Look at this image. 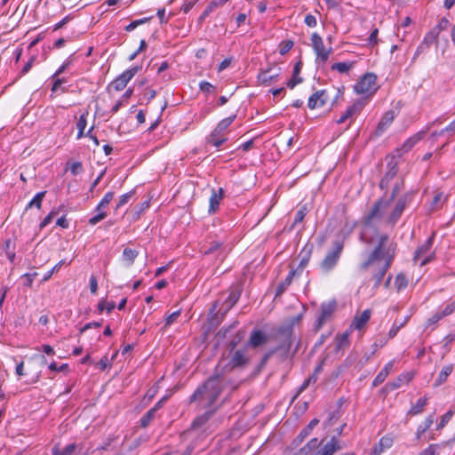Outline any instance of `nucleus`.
Here are the masks:
<instances>
[{"mask_svg": "<svg viewBox=\"0 0 455 455\" xmlns=\"http://www.w3.org/2000/svg\"><path fill=\"white\" fill-rule=\"evenodd\" d=\"M395 251L396 243L389 241L388 235L382 234L368 259L360 265L361 270H367L371 267V279L374 282V290L380 286L387 272L391 267Z\"/></svg>", "mask_w": 455, "mask_h": 455, "instance_id": "obj_1", "label": "nucleus"}, {"mask_svg": "<svg viewBox=\"0 0 455 455\" xmlns=\"http://www.w3.org/2000/svg\"><path fill=\"white\" fill-rule=\"evenodd\" d=\"M299 315L293 317L290 323L278 327L276 330V336L279 339V343L275 347L268 350L265 354L267 355L268 359H270L272 356H275L277 363H281L293 356L294 353L296 352V350L292 353L291 351V345L294 341L293 326L297 322H299Z\"/></svg>", "mask_w": 455, "mask_h": 455, "instance_id": "obj_2", "label": "nucleus"}, {"mask_svg": "<svg viewBox=\"0 0 455 455\" xmlns=\"http://www.w3.org/2000/svg\"><path fill=\"white\" fill-rule=\"evenodd\" d=\"M223 391L221 378L219 374L209 377L198 386L189 397V403H197L201 408L212 409Z\"/></svg>", "mask_w": 455, "mask_h": 455, "instance_id": "obj_3", "label": "nucleus"}, {"mask_svg": "<svg viewBox=\"0 0 455 455\" xmlns=\"http://www.w3.org/2000/svg\"><path fill=\"white\" fill-rule=\"evenodd\" d=\"M242 294V288L240 285H234L231 287L229 295L223 302L222 306L217 310L219 301H214L210 309V324L212 326H218L223 320L227 313L237 303Z\"/></svg>", "mask_w": 455, "mask_h": 455, "instance_id": "obj_4", "label": "nucleus"}, {"mask_svg": "<svg viewBox=\"0 0 455 455\" xmlns=\"http://www.w3.org/2000/svg\"><path fill=\"white\" fill-rule=\"evenodd\" d=\"M344 248V243L336 240L332 243V248L327 252L323 259L320 263V267L324 273L331 272L338 264Z\"/></svg>", "mask_w": 455, "mask_h": 455, "instance_id": "obj_5", "label": "nucleus"}, {"mask_svg": "<svg viewBox=\"0 0 455 455\" xmlns=\"http://www.w3.org/2000/svg\"><path fill=\"white\" fill-rule=\"evenodd\" d=\"M414 197L413 191H407L403 194L395 203V205L388 216L387 222L395 225L402 216L405 208L411 203Z\"/></svg>", "mask_w": 455, "mask_h": 455, "instance_id": "obj_6", "label": "nucleus"}, {"mask_svg": "<svg viewBox=\"0 0 455 455\" xmlns=\"http://www.w3.org/2000/svg\"><path fill=\"white\" fill-rule=\"evenodd\" d=\"M142 68L141 66H134L119 75L108 87H113L119 92L124 89L131 79Z\"/></svg>", "mask_w": 455, "mask_h": 455, "instance_id": "obj_7", "label": "nucleus"}, {"mask_svg": "<svg viewBox=\"0 0 455 455\" xmlns=\"http://www.w3.org/2000/svg\"><path fill=\"white\" fill-rule=\"evenodd\" d=\"M433 243H434V235L432 236H430L423 244H421L420 246H419L417 248V250L414 252L413 259H412L414 263H417L421 259V257H423L425 255H426V257L419 263V266H421V267L427 265L434 259V256H435L434 252H431L430 254L427 255L429 252V251L431 250Z\"/></svg>", "mask_w": 455, "mask_h": 455, "instance_id": "obj_8", "label": "nucleus"}, {"mask_svg": "<svg viewBox=\"0 0 455 455\" xmlns=\"http://www.w3.org/2000/svg\"><path fill=\"white\" fill-rule=\"evenodd\" d=\"M337 308V302L335 299H332L329 302H323L320 307V314L316 318L315 322V330L319 331L323 325L331 319L332 314L335 312Z\"/></svg>", "mask_w": 455, "mask_h": 455, "instance_id": "obj_9", "label": "nucleus"}, {"mask_svg": "<svg viewBox=\"0 0 455 455\" xmlns=\"http://www.w3.org/2000/svg\"><path fill=\"white\" fill-rule=\"evenodd\" d=\"M377 76L372 73H366L354 85V90L357 94L372 93L373 87L376 84Z\"/></svg>", "mask_w": 455, "mask_h": 455, "instance_id": "obj_10", "label": "nucleus"}, {"mask_svg": "<svg viewBox=\"0 0 455 455\" xmlns=\"http://www.w3.org/2000/svg\"><path fill=\"white\" fill-rule=\"evenodd\" d=\"M312 47L319 59L323 63H325L332 52V48L325 49L322 37L316 33H313L311 36Z\"/></svg>", "mask_w": 455, "mask_h": 455, "instance_id": "obj_11", "label": "nucleus"}, {"mask_svg": "<svg viewBox=\"0 0 455 455\" xmlns=\"http://www.w3.org/2000/svg\"><path fill=\"white\" fill-rule=\"evenodd\" d=\"M385 203L386 201L383 198L379 199L374 204L371 211L363 216V224L365 227H370L375 219H380L382 217L381 209L387 207L385 206Z\"/></svg>", "mask_w": 455, "mask_h": 455, "instance_id": "obj_12", "label": "nucleus"}, {"mask_svg": "<svg viewBox=\"0 0 455 455\" xmlns=\"http://www.w3.org/2000/svg\"><path fill=\"white\" fill-rule=\"evenodd\" d=\"M204 255H214L216 259L220 258L222 261L226 258V253L224 252L223 243L220 241H211L204 247Z\"/></svg>", "mask_w": 455, "mask_h": 455, "instance_id": "obj_13", "label": "nucleus"}, {"mask_svg": "<svg viewBox=\"0 0 455 455\" xmlns=\"http://www.w3.org/2000/svg\"><path fill=\"white\" fill-rule=\"evenodd\" d=\"M247 347L236 349L230 357L229 364L231 368H238L246 365L249 363V357L246 355Z\"/></svg>", "mask_w": 455, "mask_h": 455, "instance_id": "obj_14", "label": "nucleus"}, {"mask_svg": "<svg viewBox=\"0 0 455 455\" xmlns=\"http://www.w3.org/2000/svg\"><path fill=\"white\" fill-rule=\"evenodd\" d=\"M268 341V336L259 329H254L250 335L246 347H259Z\"/></svg>", "mask_w": 455, "mask_h": 455, "instance_id": "obj_15", "label": "nucleus"}, {"mask_svg": "<svg viewBox=\"0 0 455 455\" xmlns=\"http://www.w3.org/2000/svg\"><path fill=\"white\" fill-rule=\"evenodd\" d=\"M327 100L328 96L325 90L317 91L309 97L307 106L310 109L321 108L325 105Z\"/></svg>", "mask_w": 455, "mask_h": 455, "instance_id": "obj_16", "label": "nucleus"}, {"mask_svg": "<svg viewBox=\"0 0 455 455\" xmlns=\"http://www.w3.org/2000/svg\"><path fill=\"white\" fill-rule=\"evenodd\" d=\"M224 196V189L220 188L219 189L212 188V195L209 199V213L213 214L219 209L220 201Z\"/></svg>", "mask_w": 455, "mask_h": 455, "instance_id": "obj_17", "label": "nucleus"}, {"mask_svg": "<svg viewBox=\"0 0 455 455\" xmlns=\"http://www.w3.org/2000/svg\"><path fill=\"white\" fill-rule=\"evenodd\" d=\"M341 450L338 439L332 436L331 440L325 443L321 449L316 450V455H333L335 452Z\"/></svg>", "mask_w": 455, "mask_h": 455, "instance_id": "obj_18", "label": "nucleus"}, {"mask_svg": "<svg viewBox=\"0 0 455 455\" xmlns=\"http://www.w3.org/2000/svg\"><path fill=\"white\" fill-rule=\"evenodd\" d=\"M322 443L317 438H312L293 455H316V450L321 446Z\"/></svg>", "mask_w": 455, "mask_h": 455, "instance_id": "obj_19", "label": "nucleus"}, {"mask_svg": "<svg viewBox=\"0 0 455 455\" xmlns=\"http://www.w3.org/2000/svg\"><path fill=\"white\" fill-rule=\"evenodd\" d=\"M397 164L393 162L389 163L388 171L386 172V174L379 182L380 189L386 190L388 188L390 181L397 175Z\"/></svg>", "mask_w": 455, "mask_h": 455, "instance_id": "obj_20", "label": "nucleus"}, {"mask_svg": "<svg viewBox=\"0 0 455 455\" xmlns=\"http://www.w3.org/2000/svg\"><path fill=\"white\" fill-rule=\"evenodd\" d=\"M319 420L317 419H313L296 436V438L292 441V444L298 446L312 432V430L318 425Z\"/></svg>", "mask_w": 455, "mask_h": 455, "instance_id": "obj_21", "label": "nucleus"}, {"mask_svg": "<svg viewBox=\"0 0 455 455\" xmlns=\"http://www.w3.org/2000/svg\"><path fill=\"white\" fill-rule=\"evenodd\" d=\"M426 132L427 131H420L407 139L401 147L402 152L406 153L410 151L419 140L424 138Z\"/></svg>", "mask_w": 455, "mask_h": 455, "instance_id": "obj_22", "label": "nucleus"}, {"mask_svg": "<svg viewBox=\"0 0 455 455\" xmlns=\"http://www.w3.org/2000/svg\"><path fill=\"white\" fill-rule=\"evenodd\" d=\"M302 66H303V63L300 60L295 63V65L293 67L292 76L286 83V85L290 89H293L297 84L302 83L303 78L299 76V73L301 71Z\"/></svg>", "mask_w": 455, "mask_h": 455, "instance_id": "obj_23", "label": "nucleus"}, {"mask_svg": "<svg viewBox=\"0 0 455 455\" xmlns=\"http://www.w3.org/2000/svg\"><path fill=\"white\" fill-rule=\"evenodd\" d=\"M412 374L410 372L403 373L399 375L395 379L387 384L385 388H389L390 390H395L399 388L403 384H408L412 379Z\"/></svg>", "mask_w": 455, "mask_h": 455, "instance_id": "obj_24", "label": "nucleus"}, {"mask_svg": "<svg viewBox=\"0 0 455 455\" xmlns=\"http://www.w3.org/2000/svg\"><path fill=\"white\" fill-rule=\"evenodd\" d=\"M393 368H394V361L388 362L384 366V368L378 373V375L375 377V379H373L372 387H376L379 386L380 384H382L385 381V379H387V377L388 376V374L390 373V371L393 370Z\"/></svg>", "mask_w": 455, "mask_h": 455, "instance_id": "obj_25", "label": "nucleus"}, {"mask_svg": "<svg viewBox=\"0 0 455 455\" xmlns=\"http://www.w3.org/2000/svg\"><path fill=\"white\" fill-rule=\"evenodd\" d=\"M216 411L217 408L208 409L204 413L196 417L191 424V428L196 429L204 426L213 416Z\"/></svg>", "mask_w": 455, "mask_h": 455, "instance_id": "obj_26", "label": "nucleus"}, {"mask_svg": "<svg viewBox=\"0 0 455 455\" xmlns=\"http://www.w3.org/2000/svg\"><path fill=\"white\" fill-rule=\"evenodd\" d=\"M236 117V115H233V116H230L227 118H224L223 120H221L218 124L217 126L215 127V129L211 132L213 134V137L214 136H225V131L229 127V125L234 122V120L235 119Z\"/></svg>", "mask_w": 455, "mask_h": 455, "instance_id": "obj_27", "label": "nucleus"}, {"mask_svg": "<svg viewBox=\"0 0 455 455\" xmlns=\"http://www.w3.org/2000/svg\"><path fill=\"white\" fill-rule=\"evenodd\" d=\"M363 104L360 101H357L349 106L346 112L337 120V124H342L353 116L357 115L361 112Z\"/></svg>", "mask_w": 455, "mask_h": 455, "instance_id": "obj_28", "label": "nucleus"}, {"mask_svg": "<svg viewBox=\"0 0 455 455\" xmlns=\"http://www.w3.org/2000/svg\"><path fill=\"white\" fill-rule=\"evenodd\" d=\"M279 76L278 72H274L272 68H269L262 72H260L258 76L259 81L265 85H269L273 81H275Z\"/></svg>", "mask_w": 455, "mask_h": 455, "instance_id": "obj_29", "label": "nucleus"}, {"mask_svg": "<svg viewBox=\"0 0 455 455\" xmlns=\"http://www.w3.org/2000/svg\"><path fill=\"white\" fill-rule=\"evenodd\" d=\"M371 315V311L370 309L363 310L359 316H355L351 326L356 330L363 329L366 323L370 320Z\"/></svg>", "mask_w": 455, "mask_h": 455, "instance_id": "obj_30", "label": "nucleus"}, {"mask_svg": "<svg viewBox=\"0 0 455 455\" xmlns=\"http://www.w3.org/2000/svg\"><path fill=\"white\" fill-rule=\"evenodd\" d=\"M393 440L389 437L384 436L382 437L379 443L376 444L371 451L372 455H380L386 449H388L392 446Z\"/></svg>", "mask_w": 455, "mask_h": 455, "instance_id": "obj_31", "label": "nucleus"}, {"mask_svg": "<svg viewBox=\"0 0 455 455\" xmlns=\"http://www.w3.org/2000/svg\"><path fill=\"white\" fill-rule=\"evenodd\" d=\"M295 270H291L287 275L286 278L277 285L275 291V297L281 296L287 290V288L291 283L293 276L295 275Z\"/></svg>", "mask_w": 455, "mask_h": 455, "instance_id": "obj_32", "label": "nucleus"}, {"mask_svg": "<svg viewBox=\"0 0 455 455\" xmlns=\"http://www.w3.org/2000/svg\"><path fill=\"white\" fill-rule=\"evenodd\" d=\"M313 244H307L299 253L300 261L299 264V268L303 269L307 265L310 256L313 251Z\"/></svg>", "mask_w": 455, "mask_h": 455, "instance_id": "obj_33", "label": "nucleus"}, {"mask_svg": "<svg viewBox=\"0 0 455 455\" xmlns=\"http://www.w3.org/2000/svg\"><path fill=\"white\" fill-rule=\"evenodd\" d=\"M394 118V111L386 112L378 124V132H383L392 124Z\"/></svg>", "mask_w": 455, "mask_h": 455, "instance_id": "obj_34", "label": "nucleus"}, {"mask_svg": "<svg viewBox=\"0 0 455 455\" xmlns=\"http://www.w3.org/2000/svg\"><path fill=\"white\" fill-rule=\"evenodd\" d=\"M228 1L227 0H212L211 1L208 5L205 7L204 12H202L201 16L199 17V20H204L209 14L213 12V10L219 6H221L225 4Z\"/></svg>", "mask_w": 455, "mask_h": 455, "instance_id": "obj_35", "label": "nucleus"}, {"mask_svg": "<svg viewBox=\"0 0 455 455\" xmlns=\"http://www.w3.org/2000/svg\"><path fill=\"white\" fill-rule=\"evenodd\" d=\"M452 371H453L452 364L445 365L440 371L437 379H435L434 386L438 387V386H441L442 384H443L447 380V378L452 372Z\"/></svg>", "mask_w": 455, "mask_h": 455, "instance_id": "obj_36", "label": "nucleus"}, {"mask_svg": "<svg viewBox=\"0 0 455 455\" xmlns=\"http://www.w3.org/2000/svg\"><path fill=\"white\" fill-rule=\"evenodd\" d=\"M434 415H429L425 419V420L420 425H419L416 432L417 439H419L421 435L430 428V427L434 423Z\"/></svg>", "mask_w": 455, "mask_h": 455, "instance_id": "obj_37", "label": "nucleus"}, {"mask_svg": "<svg viewBox=\"0 0 455 455\" xmlns=\"http://www.w3.org/2000/svg\"><path fill=\"white\" fill-rule=\"evenodd\" d=\"M139 252L136 250L126 247L123 251L122 259L126 262L128 266H132L134 263Z\"/></svg>", "mask_w": 455, "mask_h": 455, "instance_id": "obj_38", "label": "nucleus"}, {"mask_svg": "<svg viewBox=\"0 0 455 455\" xmlns=\"http://www.w3.org/2000/svg\"><path fill=\"white\" fill-rule=\"evenodd\" d=\"M404 182L403 180L396 181L392 188L391 196L387 200H385V206H388L397 196V195L403 189Z\"/></svg>", "mask_w": 455, "mask_h": 455, "instance_id": "obj_39", "label": "nucleus"}, {"mask_svg": "<svg viewBox=\"0 0 455 455\" xmlns=\"http://www.w3.org/2000/svg\"><path fill=\"white\" fill-rule=\"evenodd\" d=\"M428 398L423 397L419 398L416 403L411 408L409 411V414L411 415H418L420 414L423 411V408L426 406L427 403Z\"/></svg>", "mask_w": 455, "mask_h": 455, "instance_id": "obj_40", "label": "nucleus"}, {"mask_svg": "<svg viewBox=\"0 0 455 455\" xmlns=\"http://www.w3.org/2000/svg\"><path fill=\"white\" fill-rule=\"evenodd\" d=\"M395 285L397 291H401L408 286V279L403 273H399L396 275L395 279Z\"/></svg>", "mask_w": 455, "mask_h": 455, "instance_id": "obj_41", "label": "nucleus"}, {"mask_svg": "<svg viewBox=\"0 0 455 455\" xmlns=\"http://www.w3.org/2000/svg\"><path fill=\"white\" fill-rule=\"evenodd\" d=\"M98 311L101 314L104 310L109 314L116 307V303L114 301L108 302L106 299H101L98 303Z\"/></svg>", "mask_w": 455, "mask_h": 455, "instance_id": "obj_42", "label": "nucleus"}, {"mask_svg": "<svg viewBox=\"0 0 455 455\" xmlns=\"http://www.w3.org/2000/svg\"><path fill=\"white\" fill-rule=\"evenodd\" d=\"M154 17L153 16H149V17H144L142 19H140V20H132L130 24H128L125 28H124V30L126 32H132V30H134L137 27L140 26V25H143L145 23H148Z\"/></svg>", "mask_w": 455, "mask_h": 455, "instance_id": "obj_43", "label": "nucleus"}, {"mask_svg": "<svg viewBox=\"0 0 455 455\" xmlns=\"http://www.w3.org/2000/svg\"><path fill=\"white\" fill-rule=\"evenodd\" d=\"M46 191H41L37 193L33 199L28 204L26 209H29L33 206H36L37 209H40L42 206V202L44 197L45 196Z\"/></svg>", "mask_w": 455, "mask_h": 455, "instance_id": "obj_44", "label": "nucleus"}, {"mask_svg": "<svg viewBox=\"0 0 455 455\" xmlns=\"http://www.w3.org/2000/svg\"><path fill=\"white\" fill-rule=\"evenodd\" d=\"M76 450V443H69L65 446L61 451H59L57 448L52 450V455H74L75 451Z\"/></svg>", "mask_w": 455, "mask_h": 455, "instance_id": "obj_45", "label": "nucleus"}, {"mask_svg": "<svg viewBox=\"0 0 455 455\" xmlns=\"http://www.w3.org/2000/svg\"><path fill=\"white\" fill-rule=\"evenodd\" d=\"M228 138L226 136H214L211 133L207 139L206 142L210 145H212L216 148H220L225 141H227Z\"/></svg>", "mask_w": 455, "mask_h": 455, "instance_id": "obj_46", "label": "nucleus"}, {"mask_svg": "<svg viewBox=\"0 0 455 455\" xmlns=\"http://www.w3.org/2000/svg\"><path fill=\"white\" fill-rule=\"evenodd\" d=\"M156 413V408H151L148 410L140 419V426L142 427H147L152 419L155 418Z\"/></svg>", "mask_w": 455, "mask_h": 455, "instance_id": "obj_47", "label": "nucleus"}, {"mask_svg": "<svg viewBox=\"0 0 455 455\" xmlns=\"http://www.w3.org/2000/svg\"><path fill=\"white\" fill-rule=\"evenodd\" d=\"M349 333L347 331L344 332L340 337L338 338L335 349L340 350L346 348L349 346Z\"/></svg>", "mask_w": 455, "mask_h": 455, "instance_id": "obj_48", "label": "nucleus"}, {"mask_svg": "<svg viewBox=\"0 0 455 455\" xmlns=\"http://www.w3.org/2000/svg\"><path fill=\"white\" fill-rule=\"evenodd\" d=\"M354 63L353 62H336L334 64H332L331 66V69L332 70H337L339 71V73H347L350 70V68L353 67Z\"/></svg>", "mask_w": 455, "mask_h": 455, "instance_id": "obj_49", "label": "nucleus"}, {"mask_svg": "<svg viewBox=\"0 0 455 455\" xmlns=\"http://www.w3.org/2000/svg\"><path fill=\"white\" fill-rule=\"evenodd\" d=\"M439 34L440 32L434 27L429 32L426 34L423 40H425V43H428L429 44H437Z\"/></svg>", "mask_w": 455, "mask_h": 455, "instance_id": "obj_50", "label": "nucleus"}, {"mask_svg": "<svg viewBox=\"0 0 455 455\" xmlns=\"http://www.w3.org/2000/svg\"><path fill=\"white\" fill-rule=\"evenodd\" d=\"M114 192H108L101 201L99 203V204L96 206L95 211H99V209H104L108 207V205L110 204L114 197Z\"/></svg>", "mask_w": 455, "mask_h": 455, "instance_id": "obj_51", "label": "nucleus"}, {"mask_svg": "<svg viewBox=\"0 0 455 455\" xmlns=\"http://www.w3.org/2000/svg\"><path fill=\"white\" fill-rule=\"evenodd\" d=\"M133 195H134V190H132L128 193L122 195L118 200V203L116 205L115 210L117 211L120 207L126 204L132 199Z\"/></svg>", "mask_w": 455, "mask_h": 455, "instance_id": "obj_52", "label": "nucleus"}, {"mask_svg": "<svg viewBox=\"0 0 455 455\" xmlns=\"http://www.w3.org/2000/svg\"><path fill=\"white\" fill-rule=\"evenodd\" d=\"M452 415H453L452 411H448L445 414H443L441 418L439 424L436 427V430H440V429L443 428L447 425V423L451 420Z\"/></svg>", "mask_w": 455, "mask_h": 455, "instance_id": "obj_53", "label": "nucleus"}, {"mask_svg": "<svg viewBox=\"0 0 455 455\" xmlns=\"http://www.w3.org/2000/svg\"><path fill=\"white\" fill-rule=\"evenodd\" d=\"M307 207L304 205L296 212L292 227H294L298 223L302 222L307 214Z\"/></svg>", "mask_w": 455, "mask_h": 455, "instance_id": "obj_54", "label": "nucleus"}, {"mask_svg": "<svg viewBox=\"0 0 455 455\" xmlns=\"http://www.w3.org/2000/svg\"><path fill=\"white\" fill-rule=\"evenodd\" d=\"M443 197V194L442 192H438L435 195V196L433 197V200L431 202V210L432 211H436L437 209H439L441 207V201Z\"/></svg>", "mask_w": 455, "mask_h": 455, "instance_id": "obj_55", "label": "nucleus"}, {"mask_svg": "<svg viewBox=\"0 0 455 455\" xmlns=\"http://www.w3.org/2000/svg\"><path fill=\"white\" fill-rule=\"evenodd\" d=\"M293 44L291 40L282 42L279 45V53L281 55L286 54L292 48Z\"/></svg>", "mask_w": 455, "mask_h": 455, "instance_id": "obj_56", "label": "nucleus"}, {"mask_svg": "<svg viewBox=\"0 0 455 455\" xmlns=\"http://www.w3.org/2000/svg\"><path fill=\"white\" fill-rule=\"evenodd\" d=\"M106 217H107L106 212H98L96 215H94L93 217L89 219L88 223L92 226H94L97 223H99L100 221H101L102 220H104Z\"/></svg>", "mask_w": 455, "mask_h": 455, "instance_id": "obj_57", "label": "nucleus"}, {"mask_svg": "<svg viewBox=\"0 0 455 455\" xmlns=\"http://www.w3.org/2000/svg\"><path fill=\"white\" fill-rule=\"evenodd\" d=\"M244 332L243 331H238L236 335L233 338V339L229 343V348L230 350H234L235 347L241 342V340L243 339Z\"/></svg>", "mask_w": 455, "mask_h": 455, "instance_id": "obj_58", "label": "nucleus"}, {"mask_svg": "<svg viewBox=\"0 0 455 455\" xmlns=\"http://www.w3.org/2000/svg\"><path fill=\"white\" fill-rule=\"evenodd\" d=\"M64 261L63 260H60V262H58L50 271H48L45 275L44 276L43 278V281L45 282L47 280H49L51 278V276L58 272L60 270V268L61 267V266L63 265Z\"/></svg>", "mask_w": 455, "mask_h": 455, "instance_id": "obj_59", "label": "nucleus"}, {"mask_svg": "<svg viewBox=\"0 0 455 455\" xmlns=\"http://www.w3.org/2000/svg\"><path fill=\"white\" fill-rule=\"evenodd\" d=\"M48 368L52 371H67L68 370V364L63 363L60 366H57V363L52 362L48 365Z\"/></svg>", "mask_w": 455, "mask_h": 455, "instance_id": "obj_60", "label": "nucleus"}, {"mask_svg": "<svg viewBox=\"0 0 455 455\" xmlns=\"http://www.w3.org/2000/svg\"><path fill=\"white\" fill-rule=\"evenodd\" d=\"M180 312L178 310V311L172 313L170 315H168L165 319L164 327L168 328L169 326H171L176 321V319L180 316Z\"/></svg>", "mask_w": 455, "mask_h": 455, "instance_id": "obj_61", "label": "nucleus"}, {"mask_svg": "<svg viewBox=\"0 0 455 455\" xmlns=\"http://www.w3.org/2000/svg\"><path fill=\"white\" fill-rule=\"evenodd\" d=\"M87 116L88 112L84 113L80 116L77 123H76V128L78 130H84L87 124Z\"/></svg>", "mask_w": 455, "mask_h": 455, "instance_id": "obj_62", "label": "nucleus"}, {"mask_svg": "<svg viewBox=\"0 0 455 455\" xmlns=\"http://www.w3.org/2000/svg\"><path fill=\"white\" fill-rule=\"evenodd\" d=\"M70 172L74 176L83 172V164L81 162H74L70 166Z\"/></svg>", "mask_w": 455, "mask_h": 455, "instance_id": "obj_63", "label": "nucleus"}, {"mask_svg": "<svg viewBox=\"0 0 455 455\" xmlns=\"http://www.w3.org/2000/svg\"><path fill=\"white\" fill-rule=\"evenodd\" d=\"M449 26V20L445 17L442 18L438 24L435 26V29L438 30L440 33L441 31L446 30Z\"/></svg>", "mask_w": 455, "mask_h": 455, "instance_id": "obj_64", "label": "nucleus"}]
</instances>
